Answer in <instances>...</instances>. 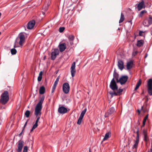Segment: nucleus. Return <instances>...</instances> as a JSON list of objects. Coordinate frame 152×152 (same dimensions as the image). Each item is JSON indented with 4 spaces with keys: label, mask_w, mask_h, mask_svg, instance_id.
<instances>
[{
    "label": "nucleus",
    "mask_w": 152,
    "mask_h": 152,
    "mask_svg": "<svg viewBox=\"0 0 152 152\" xmlns=\"http://www.w3.org/2000/svg\"><path fill=\"white\" fill-rule=\"evenodd\" d=\"M9 99V95L7 91H5L1 95L0 102L3 104H6Z\"/></svg>",
    "instance_id": "f257e3e1"
},
{
    "label": "nucleus",
    "mask_w": 152,
    "mask_h": 152,
    "mask_svg": "<svg viewBox=\"0 0 152 152\" xmlns=\"http://www.w3.org/2000/svg\"><path fill=\"white\" fill-rule=\"evenodd\" d=\"M45 99V96H43L40 98V99L37 104L35 109V110L36 113L37 114H38L40 112H41L42 109V105Z\"/></svg>",
    "instance_id": "f03ea898"
},
{
    "label": "nucleus",
    "mask_w": 152,
    "mask_h": 152,
    "mask_svg": "<svg viewBox=\"0 0 152 152\" xmlns=\"http://www.w3.org/2000/svg\"><path fill=\"white\" fill-rule=\"evenodd\" d=\"M147 88L148 94L150 96L152 95V78L149 79L148 80Z\"/></svg>",
    "instance_id": "7ed1b4c3"
},
{
    "label": "nucleus",
    "mask_w": 152,
    "mask_h": 152,
    "mask_svg": "<svg viewBox=\"0 0 152 152\" xmlns=\"http://www.w3.org/2000/svg\"><path fill=\"white\" fill-rule=\"evenodd\" d=\"M19 39V44L20 45H22L25 40V35L23 33H21L19 34L18 37L16 39V41H18Z\"/></svg>",
    "instance_id": "20e7f679"
},
{
    "label": "nucleus",
    "mask_w": 152,
    "mask_h": 152,
    "mask_svg": "<svg viewBox=\"0 0 152 152\" xmlns=\"http://www.w3.org/2000/svg\"><path fill=\"white\" fill-rule=\"evenodd\" d=\"M110 87L113 91L117 90L118 89V86L116 82L113 79H112L110 82Z\"/></svg>",
    "instance_id": "39448f33"
},
{
    "label": "nucleus",
    "mask_w": 152,
    "mask_h": 152,
    "mask_svg": "<svg viewBox=\"0 0 152 152\" xmlns=\"http://www.w3.org/2000/svg\"><path fill=\"white\" fill-rule=\"evenodd\" d=\"M63 91L65 94H67L69 93L70 87L69 83H65L63 85Z\"/></svg>",
    "instance_id": "423d86ee"
},
{
    "label": "nucleus",
    "mask_w": 152,
    "mask_h": 152,
    "mask_svg": "<svg viewBox=\"0 0 152 152\" xmlns=\"http://www.w3.org/2000/svg\"><path fill=\"white\" fill-rule=\"evenodd\" d=\"M86 108L82 111L77 122V124L78 125H80L81 124L83 117L86 111Z\"/></svg>",
    "instance_id": "0eeeda50"
},
{
    "label": "nucleus",
    "mask_w": 152,
    "mask_h": 152,
    "mask_svg": "<svg viewBox=\"0 0 152 152\" xmlns=\"http://www.w3.org/2000/svg\"><path fill=\"white\" fill-rule=\"evenodd\" d=\"M24 142L22 140H19L17 145L18 148L16 149V152H21L24 145Z\"/></svg>",
    "instance_id": "6e6552de"
},
{
    "label": "nucleus",
    "mask_w": 152,
    "mask_h": 152,
    "mask_svg": "<svg viewBox=\"0 0 152 152\" xmlns=\"http://www.w3.org/2000/svg\"><path fill=\"white\" fill-rule=\"evenodd\" d=\"M128 76H122L119 79L118 83L119 82L121 85L125 84L127 81L128 79Z\"/></svg>",
    "instance_id": "1a4fd4ad"
},
{
    "label": "nucleus",
    "mask_w": 152,
    "mask_h": 152,
    "mask_svg": "<svg viewBox=\"0 0 152 152\" xmlns=\"http://www.w3.org/2000/svg\"><path fill=\"white\" fill-rule=\"evenodd\" d=\"M70 72L72 76L73 77L75 76L76 73L75 62H74L70 68Z\"/></svg>",
    "instance_id": "9d476101"
},
{
    "label": "nucleus",
    "mask_w": 152,
    "mask_h": 152,
    "mask_svg": "<svg viewBox=\"0 0 152 152\" xmlns=\"http://www.w3.org/2000/svg\"><path fill=\"white\" fill-rule=\"evenodd\" d=\"M139 130L137 129V136L136 137V140L134 142V144L132 148L133 149H136L137 147V146L139 142V135L138 133Z\"/></svg>",
    "instance_id": "9b49d317"
},
{
    "label": "nucleus",
    "mask_w": 152,
    "mask_h": 152,
    "mask_svg": "<svg viewBox=\"0 0 152 152\" xmlns=\"http://www.w3.org/2000/svg\"><path fill=\"white\" fill-rule=\"evenodd\" d=\"M134 66L133 61L132 60H129L127 62L126 65V69L129 70L131 69Z\"/></svg>",
    "instance_id": "f8f14e48"
},
{
    "label": "nucleus",
    "mask_w": 152,
    "mask_h": 152,
    "mask_svg": "<svg viewBox=\"0 0 152 152\" xmlns=\"http://www.w3.org/2000/svg\"><path fill=\"white\" fill-rule=\"evenodd\" d=\"M35 23V21L34 20L30 21L27 24V28L29 29H32L34 26Z\"/></svg>",
    "instance_id": "ddd939ff"
},
{
    "label": "nucleus",
    "mask_w": 152,
    "mask_h": 152,
    "mask_svg": "<svg viewBox=\"0 0 152 152\" xmlns=\"http://www.w3.org/2000/svg\"><path fill=\"white\" fill-rule=\"evenodd\" d=\"M145 6L144 4V2L142 0L137 5V8L138 11H140L143 8H145Z\"/></svg>",
    "instance_id": "4468645a"
},
{
    "label": "nucleus",
    "mask_w": 152,
    "mask_h": 152,
    "mask_svg": "<svg viewBox=\"0 0 152 152\" xmlns=\"http://www.w3.org/2000/svg\"><path fill=\"white\" fill-rule=\"evenodd\" d=\"M58 111L60 114H64L67 112V110L65 107L61 106L58 108Z\"/></svg>",
    "instance_id": "2eb2a0df"
},
{
    "label": "nucleus",
    "mask_w": 152,
    "mask_h": 152,
    "mask_svg": "<svg viewBox=\"0 0 152 152\" xmlns=\"http://www.w3.org/2000/svg\"><path fill=\"white\" fill-rule=\"evenodd\" d=\"M59 50L61 52L64 51L66 48V44L65 43H60L58 45Z\"/></svg>",
    "instance_id": "dca6fc26"
},
{
    "label": "nucleus",
    "mask_w": 152,
    "mask_h": 152,
    "mask_svg": "<svg viewBox=\"0 0 152 152\" xmlns=\"http://www.w3.org/2000/svg\"><path fill=\"white\" fill-rule=\"evenodd\" d=\"M115 108L113 107H111L108 110V112L106 113L105 115V117H108L110 115L113 113L115 111Z\"/></svg>",
    "instance_id": "f3484780"
},
{
    "label": "nucleus",
    "mask_w": 152,
    "mask_h": 152,
    "mask_svg": "<svg viewBox=\"0 0 152 152\" xmlns=\"http://www.w3.org/2000/svg\"><path fill=\"white\" fill-rule=\"evenodd\" d=\"M34 115L36 116V117H37V119L36 121L35 124L34 125V126H35L36 127H37L38 126V123L39 119L40 118V117L41 115V112H40L39 113H38V114H37L36 113L35 110Z\"/></svg>",
    "instance_id": "a211bd4d"
},
{
    "label": "nucleus",
    "mask_w": 152,
    "mask_h": 152,
    "mask_svg": "<svg viewBox=\"0 0 152 152\" xmlns=\"http://www.w3.org/2000/svg\"><path fill=\"white\" fill-rule=\"evenodd\" d=\"M116 53L117 57H123L124 56L123 51L121 49H119L117 51Z\"/></svg>",
    "instance_id": "6ab92c4d"
},
{
    "label": "nucleus",
    "mask_w": 152,
    "mask_h": 152,
    "mask_svg": "<svg viewBox=\"0 0 152 152\" xmlns=\"http://www.w3.org/2000/svg\"><path fill=\"white\" fill-rule=\"evenodd\" d=\"M59 53V50L58 49L55 48L52 51L51 57H53V56L56 57L57 55H58Z\"/></svg>",
    "instance_id": "aec40b11"
},
{
    "label": "nucleus",
    "mask_w": 152,
    "mask_h": 152,
    "mask_svg": "<svg viewBox=\"0 0 152 152\" xmlns=\"http://www.w3.org/2000/svg\"><path fill=\"white\" fill-rule=\"evenodd\" d=\"M124 63L123 61L119 60L118 61V68L121 70H122L124 68Z\"/></svg>",
    "instance_id": "412c9836"
},
{
    "label": "nucleus",
    "mask_w": 152,
    "mask_h": 152,
    "mask_svg": "<svg viewBox=\"0 0 152 152\" xmlns=\"http://www.w3.org/2000/svg\"><path fill=\"white\" fill-rule=\"evenodd\" d=\"M142 131L143 134L144 135V140L145 141H147L148 140V134L147 130L145 129H143Z\"/></svg>",
    "instance_id": "4be33fe9"
},
{
    "label": "nucleus",
    "mask_w": 152,
    "mask_h": 152,
    "mask_svg": "<svg viewBox=\"0 0 152 152\" xmlns=\"http://www.w3.org/2000/svg\"><path fill=\"white\" fill-rule=\"evenodd\" d=\"M113 76V79L114 80L115 79L117 82L118 83V74L115 72V70H114V72Z\"/></svg>",
    "instance_id": "5701e85b"
},
{
    "label": "nucleus",
    "mask_w": 152,
    "mask_h": 152,
    "mask_svg": "<svg viewBox=\"0 0 152 152\" xmlns=\"http://www.w3.org/2000/svg\"><path fill=\"white\" fill-rule=\"evenodd\" d=\"M144 44V41L142 40H140L137 41V45L138 47H140L142 46Z\"/></svg>",
    "instance_id": "b1692460"
},
{
    "label": "nucleus",
    "mask_w": 152,
    "mask_h": 152,
    "mask_svg": "<svg viewBox=\"0 0 152 152\" xmlns=\"http://www.w3.org/2000/svg\"><path fill=\"white\" fill-rule=\"evenodd\" d=\"M45 91V89L44 87L43 86H41L39 90V93L41 94H43L44 93Z\"/></svg>",
    "instance_id": "393cba45"
},
{
    "label": "nucleus",
    "mask_w": 152,
    "mask_h": 152,
    "mask_svg": "<svg viewBox=\"0 0 152 152\" xmlns=\"http://www.w3.org/2000/svg\"><path fill=\"white\" fill-rule=\"evenodd\" d=\"M143 24L145 26L148 27L150 26L147 18L144 20L143 22Z\"/></svg>",
    "instance_id": "a878e982"
},
{
    "label": "nucleus",
    "mask_w": 152,
    "mask_h": 152,
    "mask_svg": "<svg viewBox=\"0 0 152 152\" xmlns=\"http://www.w3.org/2000/svg\"><path fill=\"white\" fill-rule=\"evenodd\" d=\"M42 73H43V72H42V71L40 72L39 73V76L38 77V78H37L38 81L39 82L41 81L42 80Z\"/></svg>",
    "instance_id": "bb28decb"
},
{
    "label": "nucleus",
    "mask_w": 152,
    "mask_h": 152,
    "mask_svg": "<svg viewBox=\"0 0 152 152\" xmlns=\"http://www.w3.org/2000/svg\"><path fill=\"white\" fill-rule=\"evenodd\" d=\"M110 135V134L109 132L107 133L105 135V136L103 138V140L104 141H105L107 140L109 137Z\"/></svg>",
    "instance_id": "cd10ccee"
},
{
    "label": "nucleus",
    "mask_w": 152,
    "mask_h": 152,
    "mask_svg": "<svg viewBox=\"0 0 152 152\" xmlns=\"http://www.w3.org/2000/svg\"><path fill=\"white\" fill-rule=\"evenodd\" d=\"M109 93L111 95V97H112L114 96H117L118 95V93L117 92H115V91L114 92H112V91H110L109 92Z\"/></svg>",
    "instance_id": "c85d7f7f"
},
{
    "label": "nucleus",
    "mask_w": 152,
    "mask_h": 152,
    "mask_svg": "<svg viewBox=\"0 0 152 152\" xmlns=\"http://www.w3.org/2000/svg\"><path fill=\"white\" fill-rule=\"evenodd\" d=\"M124 20V15L122 13H121L120 19L119 21V23L122 22Z\"/></svg>",
    "instance_id": "c756f323"
},
{
    "label": "nucleus",
    "mask_w": 152,
    "mask_h": 152,
    "mask_svg": "<svg viewBox=\"0 0 152 152\" xmlns=\"http://www.w3.org/2000/svg\"><path fill=\"white\" fill-rule=\"evenodd\" d=\"M147 12L146 10H144L141 11L139 15V16L140 17H142L143 16L144 14Z\"/></svg>",
    "instance_id": "7c9ffc66"
},
{
    "label": "nucleus",
    "mask_w": 152,
    "mask_h": 152,
    "mask_svg": "<svg viewBox=\"0 0 152 152\" xmlns=\"http://www.w3.org/2000/svg\"><path fill=\"white\" fill-rule=\"evenodd\" d=\"M148 115H147L145 116V117L144 118V120L143 121V123H142V124H143L142 126H145V122H146V121L147 119L148 118Z\"/></svg>",
    "instance_id": "2f4dec72"
},
{
    "label": "nucleus",
    "mask_w": 152,
    "mask_h": 152,
    "mask_svg": "<svg viewBox=\"0 0 152 152\" xmlns=\"http://www.w3.org/2000/svg\"><path fill=\"white\" fill-rule=\"evenodd\" d=\"M75 37L73 35H69L68 37V39L70 41H73Z\"/></svg>",
    "instance_id": "473e14b6"
},
{
    "label": "nucleus",
    "mask_w": 152,
    "mask_h": 152,
    "mask_svg": "<svg viewBox=\"0 0 152 152\" xmlns=\"http://www.w3.org/2000/svg\"><path fill=\"white\" fill-rule=\"evenodd\" d=\"M11 52L12 54L14 55L16 53L17 51L15 49L13 48L11 49Z\"/></svg>",
    "instance_id": "72a5a7b5"
},
{
    "label": "nucleus",
    "mask_w": 152,
    "mask_h": 152,
    "mask_svg": "<svg viewBox=\"0 0 152 152\" xmlns=\"http://www.w3.org/2000/svg\"><path fill=\"white\" fill-rule=\"evenodd\" d=\"M59 76H58L56 80L55 81V82H54V83L53 85L56 86H57V84L58 83V81H59Z\"/></svg>",
    "instance_id": "f704fd0d"
},
{
    "label": "nucleus",
    "mask_w": 152,
    "mask_h": 152,
    "mask_svg": "<svg viewBox=\"0 0 152 152\" xmlns=\"http://www.w3.org/2000/svg\"><path fill=\"white\" fill-rule=\"evenodd\" d=\"M30 114V111L28 110H27L25 113V115H26V117L27 118L29 116Z\"/></svg>",
    "instance_id": "c9c22d12"
},
{
    "label": "nucleus",
    "mask_w": 152,
    "mask_h": 152,
    "mask_svg": "<svg viewBox=\"0 0 152 152\" xmlns=\"http://www.w3.org/2000/svg\"><path fill=\"white\" fill-rule=\"evenodd\" d=\"M49 4H47V6L46 7V4H45L43 6V9L45 11H46L48 9V7L49 6Z\"/></svg>",
    "instance_id": "e433bc0d"
},
{
    "label": "nucleus",
    "mask_w": 152,
    "mask_h": 152,
    "mask_svg": "<svg viewBox=\"0 0 152 152\" xmlns=\"http://www.w3.org/2000/svg\"><path fill=\"white\" fill-rule=\"evenodd\" d=\"M117 92L118 95H120L121 93V92L123 91V89H122L119 88V89H117Z\"/></svg>",
    "instance_id": "4c0bfd02"
},
{
    "label": "nucleus",
    "mask_w": 152,
    "mask_h": 152,
    "mask_svg": "<svg viewBox=\"0 0 152 152\" xmlns=\"http://www.w3.org/2000/svg\"><path fill=\"white\" fill-rule=\"evenodd\" d=\"M149 23L150 25L152 24V18L151 17H149V18H147Z\"/></svg>",
    "instance_id": "58836bf2"
},
{
    "label": "nucleus",
    "mask_w": 152,
    "mask_h": 152,
    "mask_svg": "<svg viewBox=\"0 0 152 152\" xmlns=\"http://www.w3.org/2000/svg\"><path fill=\"white\" fill-rule=\"evenodd\" d=\"M65 29V28L64 27H60L59 29V32L61 33L63 32Z\"/></svg>",
    "instance_id": "ea45409f"
},
{
    "label": "nucleus",
    "mask_w": 152,
    "mask_h": 152,
    "mask_svg": "<svg viewBox=\"0 0 152 152\" xmlns=\"http://www.w3.org/2000/svg\"><path fill=\"white\" fill-rule=\"evenodd\" d=\"M28 147L27 146H24L23 148V152H27L28 151Z\"/></svg>",
    "instance_id": "a19ab883"
},
{
    "label": "nucleus",
    "mask_w": 152,
    "mask_h": 152,
    "mask_svg": "<svg viewBox=\"0 0 152 152\" xmlns=\"http://www.w3.org/2000/svg\"><path fill=\"white\" fill-rule=\"evenodd\" d=\"M141 80L140 79L138 82L137 83L136 85L137 86H140V85H141Z\"/></svg>",
    "instance_id": "79ce46f5"
},
{
    "label": "nucleus",
    "mask_w": 152,
    "mask_h": 152,
    "mask_svg": "<svg viewBox=\"0 0 152 152\" xmlns=\"http://www.w3.org/2000/svg\"><path fill=\"white\" fill-rule=\"evenodd\" d=\"M56 86H55V85H53V88H52V93H53L54 92L55 89H56Z\"/></svg>",
    "instance_id": "37998d69"
},
{
    "label": "nucleus",
    "mask_w": 152,
    "mask_h": 152,
    "mask_svg": "<svg viewBox=\"0 0 152 152\" xmlns=\"http://www.w3.org/2000/svg\"><path fill=\"white\" fill-rule=\"evenodd\" d=\"M37 127H36V126H35L34 125H33L32 129L31 130V132L33 131V130L35 129V128H36Z\"/></svg>",
    "instance_id": "c03bdc74"
},
{
    "label": "nucleus",
    "mask_w": 152,
    "mask_h": 152,
    "mask_svg": "<svg viewBox=\"0 0 152 152\" xmlns=\"http://www.w3.org/2000/svg\"><path fill=\"white\" fill-rule=\"evenodd\" d=\"M143 33V32L142 31H140L139 32V35L140 36H142V33Z\"/></svg>",
    "instance_id": "a18cd8bd"
},
{
    "label": "nucleus",
    "mask_w": 152,
    "mask_h": 152,
    "mask_svg": "<svg viewBox=\"0 0 152 152\" xmlns=\"http://www.w3.org/2000/svg\"><path fill=\"white\" fill-rule=\"evenodd\" d=\"M137 53L138 52L137 51H135L133 53V55L134 56H135L137 54Z\"/></svg>",
    "instance_id": "49530a36"
},
{
    "label": "nucleus",
    "mask_w": 152,
    "mask_h": 152,
    "mask_svg": "<svg viewBox=\"0 0 152 152\" xmlns=\"http://www.w3.org/2000/svg\"><path fill=\"white\" fill-rule=\"evenodd\" d=\"M139 86L136 85V87L134 88V90H137L139 88Z\"/></svg>",
    "instance_id": "de8ad7c7"
},
{
    "label": "nucleus",
    "mask_w": 152,
    "mask_h": 152,
    "mask_svg": "<svg viewBox=\"0 0 152 152\" xmlns=\"http://www.w3.org/2000/svg\"><path fill=\"white\" fill-rule=\"evenodd\" d=\"M23 129L22 132L19 134V137H20L21 136L22 134L23 133Z\"/></svg>",
    "instance_id": "09e8293b"
},
{
    "label": "nucleus",
    "mask_w": 152,
    "mask_h": 152,
    "mask_svg": "<svg viewBox=\"0 0 152 152\" xmlns=\"http://www.w3.org/2000/svg\"><path fill=\"white\" fill-rule=\"evenodd\" d=\"M70 44L71 45H73V42H72V41H70Z\"/></svg>",
    "instance_id": "8fccbe9b"
},
{
    "label": "nucleus",
    "mask_w": 152,
    "mask_h": 152,
    "mask_svg": "<svg viewBox=\"0 0 152 152\" xmlns=\"http://www.w3.org/2000/svg\"><path fill=\"white\" fill-rule=\"evenodd\" d=\"M137 111L138 112V113L140 114V110H137Z\"/></svg>",
    "instance_id": "3c124183"
},
{
    "label": "nucleus",
    "mask_w": 152,
    "mask_h": 152,
    "mask_svg": "<svg viewBox=\"0 0 152 152\" xmlns=\"http://www.w3.org/2000/svg\"><path fill=\"white\" fill-rule=\"evenodd\" d=\"M56 58H51V59L52 60H54Z\"/></svg>",
    "instance_id": "603ef678"
},
{
    "label": "nucleus",
    "mask_w": 152,
    "mask_h": 152,
    "mask_svg": "<svg viewBox=\"0 0 152 152\" xmlns=\"http://www.w3.org/2000/svg\"><path fill=\"white\" fill-rule=\"evenodd\" d=\"M26 126V125H24V126H23V130L25 128V127Z\"/></svg>",
    "instance_id": "864d4df0"
},
{
    "label": "nucleus",
    "mask_w": 152,
    "mask_h": 152,
    "mask_svg": "<svg viewBox=\"0 0 152 152\" xmlns=\"http://www.w3.org/2000/svg\"><path fill=\"white\" fill-rule=\"evenodd\" d=\"M148 55L147 54H145V56L144 57H147V56Z\"/></svg>",
    "instance_id": "5fc2aeb1"
},
{
    "label": "nucleus",
    "mask_w": 152,
    "mask_h": 152,
    "mask_svg": "<svg viewBox=\"0 0 152 152\" xmlns=\"http://www.w3.org/2000/svg\"><path fill=\"white\" fill-rule=\"evenodd\" d=\"M27 121H26V122L25 123V124H24V125L26 126V125H27Z\"/></svg>",
    "instance_id": "6e6d98bb"
},
{
    "label": "nucleus",
    "mask_w": 152,
    "mask_h": 152,
    "mask_svg": "<svg viewBox=\"0 0 152 152\" xmlns=\"http://www.w3.org/2000/svg\"><path fill=\"white\" fill-rule=\"evenodd\" d=\"M42 12V14H43V15H44V14L45 13H44V12Z\"/></svg>",
    "instance_id": "4d7b16f0"
},
{
    "label": "nucleus",
    "mask_w": 152,
    "mask_h": 152,
    "mask_svg": "<svg viewBox=\"0 0 152 152\" xmlns=\"http://www.w3.org/2000/svg\"><path fill=\"white\" fill-rule=\"evenodd\" d=\"M45 57L44 58V60H45Z\"/></svg>",
    "instance_id": "13d9d810"
},
{
    "label": "nucleus",
    "mask_w": 152,
    "mask_h": 152,
    "mask_svg": "<svg viewBox=\"0 0 152 152\" xmlns=\"http://www.w3.org/2000/svg\"><path fill=\"white\" fill-rule=\"evenodd\" d=\"M24 28H25V30H26V27L25 26H24Z\"/></svg>",
    "instance_id": "bf43d9fd"
},
{
    "label": "nucleus",
    "mask_w": 152,
    "mask_h": 152,
    "mask_svg": "<svg viewBox=\"0 0 152 152\" xmlns=\"http://www.w3.org/2000/svg\"><path fill=\"white\" fill-rule=\"evenodd\" d=\"M89 152H90V149H89Z\"/></svg>",
    "instance_id": "052dcab7"
},
{
    "label": "nucleus",
    "mask_w": 152,
    "mask_h": 152,
    "mask_svg": "<svg viewBox=\"0 0 152 152\" xmlns=\"http://www.w3.org/2000/svg\"><path fill=\"white\" fill-rule=\"evenodd\" d=\"M57 73H58V72H56V74H57Z\"/></svg>",
    "instance_id": "680f3d73"
},
{
    "label": "nucleus",
    "mask_w": 152,
    "mask_h": 152,
    "mask_svg": "<svg viewBox=\"0 0 152 152\" xmlns=\"http://www.w3.org/2000/svg\"><path fill=\"white\" fill-rule=\"evenodd\" d=\"M1 34V32H0V35Z\"/></svg>",
    "instance_id": "e2e57ef3"
},
{
    "label": "nucleus",
    "mask_w": 152,
    "mask_h": 152,
    "mask_svg": "<svg viewBox=\"0 0 152 152\" xmlns=\"http://www.w3.org/2000/svg\"><path fill=\"white\" fill-rule=\"evenodd\" d=\"M131 22V21H129V22Z\"/></svg>",
    "instance_id": "0e129e2a"
},
{
    "label": "nucleus",
    "mask_w": 152,
    "mask_h": 152,
    "mask_svg": "<svg viewBox=\"0 0 152 152\" xmlns=\"http://www.w3.org/2000/svg\"><path fill=\"white\" fill-rule=\"evenodd\" d=\"M100 56H99V57H100Z\"/></svg>",
    "instance_id": "69168bd1"
},
{
    "label": "nucleus",
    "mask_w": 152,
    "mask_h": 152,
    "mask_svg": "<svg viewBox=\"0 0 152 152\" xmlns=\"http://www.w3.org/2000/svg\"><path fill=\"white\" fill-rule=\"evenodd\" d=\"M152 31H151V33H152Z\"/></svg>",
    "instance_id": "338daca9"
}]
</instances>
